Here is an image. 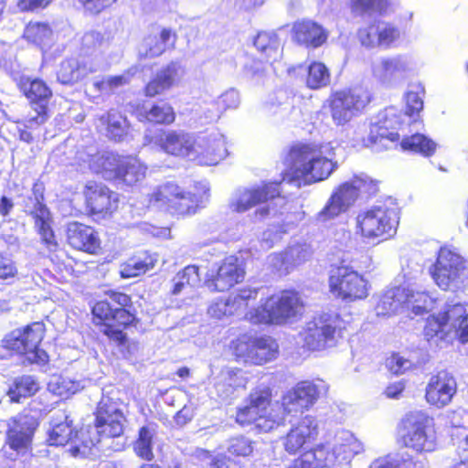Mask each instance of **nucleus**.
<instances>
[{"label": "nucleus", "mask_w": 468, "mask_h": 468, "mask_svg": "<svg viewBox=\"0 0 468 468\" xmlns=\"http://www.w3.org/2000/svg\"><path fill=\"white\" fill-rule=\"evenodd\" d=\"M378 185L365 174L356 175L334 189L324 207L315 215V220L325 223L348 211L363 195H376Z\"/></svg>", "instance_id": "7ed1b4c3"}, {"label": "nucleus", "mask_w": 468, "mask_h": 468, "mask_svg": "<svg viewBox=\"0 0 468 468\" xmlns=\"http://www.w3.org/2000/svg\"><path fill=\"white\" fill-rule=\"evenodd\" d=\"M278 347L271 337L241 338L237 341L234 352L245 364L262 365L276 357Z\"/></svg>", "instance_id": "4be33fe9"}, {"label": "nucleus", "mask_w": 468, "mask_h": 468, "mask_svg": "<svg viewBox=\"0 0 468 468\" xmlns=\"http://www.w3.org/2000/svg\"><path fill=\"white\" fill-rule=\"evenodd\" d=\"M411 69L410 58L403 54L381 56L370 63L373 80L386 89H394L401 85Z\"/></svg>", "instance_id": "4468645a"}, {"label": "nucleus", "mask_w": 468, "mask_h": 468, "mask_svg": "<svg viewBox=\"0 0 468 468\" xmlns=\"http://www.w3.org/2000/svg\"><path fill=\"white\" fill-rule=\"evenodd\" d=\"M290 169L283 174L281 183L288 182L301 186V180L312 184L327 179L336 169L328 146L303 144L293 146L289 154Z\"/></svg>", "instance_id": "f257e3e1"}, {"label": "nucleus", "mask_w": 468, "mask_h": 468, "mask_svg": "<svg viewBox=\"0 0 468 468\" xmlns=\"http://www.w3.org/2000/svg\"><path fill=\"white\" fill-rule=\"evenodd\" d=\"M336 328V321L330 317L321 316L308 322L302 333L304 346L315 351L335 346Z\"/></svg>", "instance_id": "b1692460"}, {"label": "nucleus", "mask_w": 468, "mask_h": 468, "mask_svg": "<svg viewBox=\"0 0 468 468\" xmlns=\"http://www.w3.org/2000/svg\"><path fill=\"white\" fill-rule=\"evenodd\" d=\"M356 232L371 241L391 238L399 225L398 207L391 200L360 211L356 218Z\"/></svg>", "instance_id": "20e7f679"}, {"label": "nucleus", "mask_w": 468, "mask_h": 468, "mask_svg": "<svg viewBox=\"0 0 468 468\" xmlns=\"http://www.w3.org/2000/svg\"><path fill=\"white\" fill-rule=\"evenodd\" d=\"M271 390L269 388H258L249 398L248 404L237 411L236 420L241 426L254 423L261 431L268 432L279 425V420L273 419L269 412L271 405Z\"/></svg>", "instance_id": "f8f14e48"}, {"label": "nucleus", "mask_w": 468, "mask_h": 468, "mask_svg": "<svg viewBox=\"0 0 468 468\" xmlns=\"http://www.w3.org/2000/svg\"><path fill=\"white\" fill-rule=\"evenodd\" d=\"M69 244L79 250L95 253L100 248V240L95 230L79 222H70L67 228Z\"/></svg>", "instance_id": "2f4dec72"}, {"label": "nucleus", "mask_w": 468, "mask_h": 468, "mask_svg": "<svg viewBox=\"0 0 468 468\" xmlns=\"http://www.w3.org/2000/svg\"><path fill=\"white\" fill-rule=\"evenodd\" d=\"M404 150H410L423 155H431L435 151L436 144L423 134L416 133L404 138L401 142Z\"/></svg>", "instance_id": "09e8293b"}, {"label": "nucleus", "mask_w": 468, "mask_h": 468, "mask_svg": "<svg viewBox=\"0 0 468 468\" xmlns=\"http://www.w3.org/2000/svg\"><path fill=\"white\" fill-rule=\"evenodd\" d=\"M457 392L455 378L448 371L441 370L431 376L425 388L428 404L441 409L449 405Z\"/></svg>", "instance_id": "393cba45"}, {"label": "nucleus", "mask_w": 468, "mask_h": 468, "mask_svg": "<svg viewBox=\"0 0 468 468\" xmlns=\"http://www.w3.org/2000/svg\"><path fill=\"white\" fill-rule=\"evenodd\" d=\"M40 412L36 409L25 410L10 422L7 432L10 448L16 451L27 450L39 424Z\"/></svg>", "instance_id": "5701e85b"}, {"label": "nucleus", "mask_w": 468, "mask_h": 468, "mask_svg": "<svg viewBox=\"0 0 468 468\" xmlns=\"http://www.w3.org/2000/svg\"><path fill=\"white\" fill-rule=\"evenodd\" d=\"M99 122L103 126L107 125L108 135L114 141H121L127 134V120L117 112L111 111L107 114L101 115Z\"/></svg>", "instance_id": "a19ab883"}, {"label": "nucleus", "mask_w": 468, "mask_h": 468, "mask_svg": "<svg viewBox=\"0 0 468 468\" xmlns=\"http://www.w3.org/2000/svg\"><path fill=\"white\" fill-rule=\"evenodd\" d=\"M330 82V73L326 66L321 62H314L308 68L306 80L307 86L311 89L325 87Z\"/></svg>", "instance_id": "8fccbe9b"}, {"label": "nucleus", "mask_w": 468, "mask_h": 468, "mask_svg": "<svg viewBox=\"0 0 468 468\" xmlns=\"http://www.w3.org/2000/svg\"><path fill=\"white\" fill-rule=\"evenodd\" d=\"M48 387L50 392L62 398H68L81 388V386L79 382H75L69 378L60 377L54 378L52 380H50Z\"/></svg>", "instance_id": "5fc2aeb1"}, {"label": "nucleus", "mask_w": 468, "mask_h": 468, "mask_svg": "<svg viewBox=\"0 0 468 468\" xmlns=\"http://www.w3.org/2000/svg\"><path fill=\"white\" fill-rule=\"evenodd\" d=\"M302 308L298 294L292 291H284L269 297L262 305L250 311L246 318L255 324H281L297 316Z\"/></svg>", "instance_id": "1a4fd4ad"}, {"label": "nucleus", "mask_w": 468, "mask_h": 468, "mask_svg": "<svg viewBox=\"0 0 468 468\" xmlns=\"http://www.w3.org/2000/svg\"><path fill=\"white\" fill-rule=\"evenodd\" d=\"M301 462L304 468L331 467L337 463V457L333 445L321 443L313 450L305 452L301 456Z\"/></svg>", "instance_id": "e433bc0d"}, {"label": "nucleus", "mask_w": 468, "mask_h": 468, "mask_svg": "<svg viewBox=\"0 0 468 468\" xmlns=\"http://www.w3.org/2000/svg\"><path fill=\"white\" fill-rule=\"evenodd\" d=\"M245 384L246 379L242 377L241 370L227 369L217 377L215 389L220 399H227L237 388L245 387Z\"/></svg>", "instance_id": "ea45409f"}, {"label": "nucleus", "mask_w": 468, "mask_h": 468, "mask_svg": "<svg viewBox=\"0 0 468 468\" xmlns=\"http://www.w3.org/2000/svg\"><path fill=\"white\" fill-rule=\"evenodd\" d=\"M333 447L337 463H347L365 450L363 442L349 431H338L335 436Z\"/></svg>", "instance_id": "f704fd0d"}, {"label": "nucleus", "mask_w": 468, "mask_h": 468, "mask_svg": "<svg viewBox=\"0 0 468 468\" xmlns=\"http://www.w3.org/2000/svg\"><path fill=\"white\" fill-rule=\"evenodd\" d=\"M258 295L257 289L246 288L241 289L235 295H231V301L233 302L237 311L243 309L247 306L248 301L250 299H256Z\"/></svg>", "instance_id": "774afa93"}, {"label": "nucleus", "mask_w": 468, "mask_h": 468, "mask_svg": "<svg viewBox=\"0 0 468 468\" xmlns=\"http://www.w3.org/2000/svg\"><path fill=\"white\" fill-rule=\"evenodd\" d=\"M356 36L362 47L367 49L381 48V19H376L368 26L359 28Z\"/></svg>", "instance_id": "37998d69"}, {"label": "nucleus", "mask_w": 468, "mask_h": 468, "mask_svg": "<svg viewBox=\"0 0 468 468\" xmlns=\"http://www.w3.org/2000/svg\"><path fill=\"white\" fill-rule=\"evenodd\" d=\"M84 196L87 207L93 214L107 213L112 209L113 203L116 201L114 194L110 189L94 181H89L84 188Z\"/></svg>", "instance_id": "7c9ffc66"}, {"label": "nucleus", "mask_w": 468, "mask_h": 468, "mask_svg": "<svg viewBox=\"0 0 468 468\" xmlns=\"http://www.w3.org/2000/svg\"><path fill=\"white\" fill-rule=\"evenodd\" d=\"M177 36L171 28L155 27L146 35L138 47L140 58H154L174 48Z\"/></svg>", "instance_id": "bb28decb"}, {"label": "nucleus", "mask_w": 468, "mask_h": 468, "mask_svg": "<svg viewBox=\"0 0 468 468\" xmlns=\"http://www.w3.org/2000/svg\"><path fill=\"white\" fill-rule=\"evenodd\" d=\"M428 341L434 338L450 340L458 338L462 343L468 341V304L447 303L443 313L430 317L424 328Z\"/></svg>", "instance_id": "39448f33"}, {"label": "nucleus", "mask_w": 468, "mask_h": 468, "mask_svg": "<svg viewBox=\"0 0 468 468\" xmlns=\"http://www.w3.org/2000/svg\"><path fill=\"white\" fill-rule=\"evenodd\" d=\"M47 441L49 445L55 446H63L69 443V452L74 457L85 456L93 446L100 442L99 439L86 438L84 431H80V438L78 432L74 431L73 420L70 419L69 413L65 410L53 411L50 417Z\"/></svg>", "instance_id": "0eeeda50"}, {"label": "nucleus", "mask_w": 468, "mask_h": 468, "mask_svg": "<svg viewBox=\"0 0 468 468\" xmlns=\"http://www.w3.org/2000/svg\"><path fill=\"white\" fill-rule=\"evenodd\" d=\"M147 167L137 158L123 157L119 166L116 180L127 186H133L144 179Z\"/></svg>", "instance_id": "58836bf2"}, {"label": "nucleus", "mask_w": 468, "mask_h": 468, "mask_svg": "<svg viewBox=\"0 0 468 468\" xmlns=\"http://www.w3.org/2000/svg\"><path fill=\"white\" fill-rule=\"evenodd\" d=\"M207 312L212 317L220 319L225 315L234 314L238 311L233 302L231 301V297L229 296L226 300L220 299L213 303L208 307Z\"/></svg>", "instance_id": "e2e57ef3"}, {"label": "nucleus", "mask_w": 468, "mask_h": 468, "mask_svg": "<svg viewBox=\"0 0 468 468\" xmlns=\"http://www.w3.org/2000/svg\"><path fill=\"white\" fill-rule=\"evenodd\" d=\"M146 119L152 122L169 124L175 121V112L167 103L154 105L146 112Z\"/></svg>", "instance_id": "4d7b16f0"}, {"label": "nucleus", "mask_w": 468, "mask_h": 468, "mask_svg": "<svg viewBox=\"0 0 468 468\" xmlns=\"http://www.w3.org/2000/svg\"><path fill=\"white\" fill-rule=\"evenodd\" d=\"M401 116L399 111L393 107L386 109L381 118V124H374L370 128L369 140L376 144L382 139L395 142L399 138L397 132L389 131L397 129L401 123Z\"/></svg>", "instance_id": "72a5a7b5"}, {"label": "nucleus", "mask_w": 468, "mask_h": 468, "mask_svg": "<svg viewBox=\"0 0 468 468\" xmlns=\"http://www.w3.org/2000/svg\"><path fill=\"white\" fill-rule=\"evenodd\" d=\"M33 191L35 195V201L30 214L35 218V227L44 226L49 223V211L43 203V195L37 194V185L34 186Z\"/></svg>", "instance_id": "13d9d810"}, {"label": "nucleus", "mask_w": 468, "mask_h": 468, "mask_svg": "<svg viewBox=\"0 0 468 468\" xmlns=\"http://www.w3.org/2000/svg\"><path fill=\"white\" fill-rule=\"evenodd\" d=\"M94 316L104 322L101 332L119 346L126 343L123 329L132 324L134 316L124 308H115L108 301H101L92 308Z\"/></svg>", "instance_id": "dca6fc26"}, {"label": "nucleus", "mask_w": 468, "mask_h": 468, "mask_svg": "<svg viewBox=\"0 0 468 468\" xmlns=\"http://www.w3.org/2000/svg\"><path fill=\"white\" fill-rule=\"evenodd\" d=\"M313 252L310 244L296 242L290 245L283 252L270 255L269 261L276 270L289 271L290 269L309 261Z\"/></svg>", "instance_id": "c85d7f7f"}, {"label": "nucleus", "mask_w": 468, "mask_h": 468, "mask_svg": "<svg viewBox=\"0 0 468 468\" xmlns=\"http://www.w3.org/2000/svg\"><path fill=\"white\" fill-rule=\"evenodd\" d=\"M103 45L104 37L101 32L94 30L88 31L80 39V56L94 58L97 55L101 59H103L100 52Z\"/></svg>", "instance_id": "a18cd8bd"}, {"label": "nucleus", "mask_w": 468, "mask_h": 468, "mask_svg": "<svg viewBox=\"0 0 468 468\" xmlns=\"http://www.w3.org/2000/svg\"><path fill=\"white\" fill-rule=\"evenodd\" d=\"M77 157L80 161L88 164L89 168L95 173V166L103 165L101 159H104V152L99 153L94 148H90L88 151L79 152Z\"/></svg>", "instance_id": "69168bd1"}, {"label": "nucleus", "mask_w": 468, "mask_h": 468, "mask_svg": "<svg viewBox=\"0 0 468 468\" xmlns=\"http://www.w3.org/2000/svg\"><path fill=\"white\" fill-rule=\"evenodd\" d=\"M436 284L444 291H455L468 280V265L463 258L449 248H441L431 269Z\"/></svg>", "instance_id": "9b49d317"}, {"label": "nucleus", "mask_w": 468, "mask_h": 468, "mask_svg": "<svg viewBox=\"0 0 468 468\" xmlns=\"http://www.w3.org/2000/svg\"><path fill=\"white\" fill-rule=\"evenodd\" d=\"M185 75V68L178 61H171L162 68L146 85L145 94L150 97L161 94L178 83Z\"/></svg>", "instance_id": "c756f323"}, {"label": "nucleus", "mask_w": 468, "mask_h": 468, "mask_svg": "<svg viewBox=\"0 0 468 468\" xmlns=\"http://www.w3.org/2000/svg\"><path fill=\"white\" fill-rule=\"evenodd\" d=\"M108 63L99 56L94 58L78 56L63 59L57 72L58 80L62 84L72 85L90 74L107 69Z\"/></svg>", "instance_id": "412c9836"}, {"label": "nucleus", "mask_w": 468, "mask_h": 468, "mask_svg": "<svg viewBox=\"0 0 468 468\" xmlns=\"http://www.w3.org/2000/svg\"><path fill=\"white\" fill-rule=\"evenodd\" d=\"M386 5V0H350L352 14L359 16L367 14L381 13Z\"/></svg>", "instance_id": "6e6d98bb"}, {"label": "nucleus", "mask_w": 468, "mask_h": 468, "mask_svg": "<svg viewBox=\"0 0 468 468\" xmlns=\"http://www.w3.org/2000/svg\"><path fill=\"white\" fill-rule=\"evenodd\" d=\"M131 80V75L124 73L117 76H108L101 80H95L92 87L96 91L101 93H109L114 91L116 89L128 84Z\"/></svg>", "instance_id": "864d4df0"}, {"label": "nucleus", "mask_w": 468, "mask_h": 468, "mask_svg": "<svg viewBox=\"0 0 468 468\" xmlns=\"http://www.w3.org/2000/svg\"><path fill=\"white\" fill-rule=\"evenodd\" d=\"M240 102L239 94L234 89L223 92L215 101L218 111L221 113L228 109H236Z\"/></svg>", "instance_id": "0e129e2a"}, {"label": "nucleus", "mask_w": 468, "mask_h": 468, "mask_svg": "<svg viewBox=\"0 0 468 468\" xmlns=\"http://www.w3.org/2000/svg\"><path fill=\"white\" fill-rule=\"evenodd\" d=\"M200 188L205 197H197L196 194L184 191L178 185L166 182L156 186L149 195V204L178 215L193 214L208 197L207 185L200 183Z\"/></svg>", "instance_id": "423d86ee"}, {"label": "nucleus", "mask_w": 468, "mask_h": 468, "mask_svg": "<svg viewBox=\"0 0 468 468\" xmlns=\"http://www.w3.org/2000/svg\"><path fill=\"white\" fill-rule=\"evenodd\" d=\"M402 439L406 447L418 452H432L435 449L434 420L426 412H409L402 420Z\"/></svg>", "instance_id": "9d476101"}, {"label": "nucleus", "mask_w": 468, "mask_h": 468, "mask_svg": "<svg viewBox=\"0 0 468 468\" xmlns=\"http://www.w3.org/2000/svg\"><path fill=\"white\" fill-rule=\"evenodd\" d=\"M254 46L266 62L273 63L282 58L281 42L274 32H260L254 39Z\"/></svg>", "instance_id": "4c0bfd02"}, {"label": "nucleus", "mask_w": 468, "mask_h": 468, "mask_svg": "<svg viewBox=\"0 0 468 468\" xmlns=\"http://www.w3.org/2000/svg\"><path fill=\"white\" fill-rule=\"evenodd\" d=\"M318 436V421L312 415H306L292 424L283 438V446L289 453H296Z\"/></svg>", "instance_id": "a878e982"}, {"label": "nucleus", "mask_w": 468, "mask_h": 468, "mask_svg": "<svg viewBox=\"0 0 468 468\" xmlns=\"http://www.w3.org/2000/svg\"><path fill=\"white\" fill-rule=\"evenodd\" d=\"M44 324L33 323L23 329H16L4 339L5 346L8 349L25 354L31 363H45L48 361V354L38 348L44 337Z\"/></svg>", "instance_id": "ddd939ff"}, {"label": "nucleus", "mask_w": 468, "mask_h": 468, "mask_svg": "<svg viewBox=\"0 0 468 468\" xmlns=\"http://www.w3.org/2000/svg\"><path fill=\"white\" fill-rule=\"evenodd\" d=\"M53 32L47 23L30 22L24 30V38L36 45H46L51 41Z\"/></svg>", "instance_id": "c03bdc74"}, {"label": "nucleus", "mask_w": 468, "mask_h": 468, "mask_svg": "<svg viewBox=\"0 0 468 468\" xmlns=\"http://www.w3.org/2000/svg\"><path fill=\"white\" fill-rule=\"evenodd\" d=\"M39 388L38 383L31 376L16 378L8 390L12 401L20 402L22 399L33 396Z\"/></svg>", "instance_id": "79ce46f5"}, {"label": "nucleus", "mask_w": 468, "mask_h": 468, "mask_svg": "<svg viewBox=\"0 0 468 468\" xmlns=\"http://www.w3.org/2000/svg\"><path fill=\"white\" fill-rule=\"evenodd\" d=\"M431 297L424 292L414 291L407 287V302L405 311H411L414 314H421L431 307Z\"/></svg>", "instance_id": "49530a36"}, {"label": "nucleus", "mask_w": 468, "mask_h": 468, "mask_svg": "<svg viewBox=\"0 0 468 468\" xmlns=\"http://www.w3.org/2000/svg\"><path fill=\"white\" fill-rule=\"evenodd\" d=\"M228 452L236 456H249L253 452V442L245 436L229 439Z\"/></svg>", "instance_id": "bf43d9fd"}, {"label": "nucleus", "mask_w": 468, "mask_h": 468, "mask_svg": "<svg viewBox=\"0 0 468 468\" xmlns=\"http://www.w3.org/2000/svg\"><path fill=\"white\" fill-rule=\"evenodd\" d=\"M19 86L21 90L31 101L34 113H28L25 120L27 128H34L43 124L47 119V105L52 92L47 84L39 79L22 77Z\"/></svg>", "instance_id": "a211bd4d"}, {"label": "nucleus", "mask_w": 468, "mask_h": 468, "mask_svg": "<svg viewBox=\"0 0 468 468\" xmlns=\"http://www.w3.org/2000/svg\"><path fill=\"white\" fill-rule=\"evenodd\" d=\"M244 275L245 271L239 259L229 256L218 267L217 274L206 281V285L212 291L224 292L242 282Z\"/></svg>", "instance_id": "cd10ccee"}, {"label": "nucleus", "mask_w": 468, "mask_h": 468, "mask_svg": "<svg viewBox=\"0 0 468 468\" xmlns=\"http://www.w3.org/2000/svg\"><path fill=\"white\" fill-rule=\"evenodd\" d=\"M154 430L149 426L142 427L139 431L138 439L134 442L133 450L137 456L151 461L154 458L153 438Z\"/></svg>", "instance_id": "de8ad7c7"}, {"label": "nucleus", "mask_w": 468, "mask_h": 468, "mask_svg": "<svg viewBox=\"0 0 468 468\" xmlns=\"http://www.w3.org/2000/svg\"><path fill=\"white\" fill-rule=\"evenodd\" d=\"M386 366L395 375H401L415 367V363L400 354H393L387 358Z\"/></svg>", "instance_id": "052dcab7"}, {"label": "nucleus", "mask_w": 468, "mask_h": 468, "mask_svg": "<svg viewBox=\"0 0 468 468\" xmlns=\"http://www.w3.org/2000/svg\"><path fill=\"white\" fill-rule=\"evenodd\" d=\"M144 139L145 144H153L168 154L191 159L198 155L210 156L211 165L227 156L225 139L219 133L196 139L192 134L182 131L160 130L151 137L146 135Z\"/></svg>", "instance_id": "f03ea898"}, {"label": "nucleus", "mask_w": 468, "mask_h": 468, "mask_svg": "<svg viewBox=\"0 0 468 468\" xmlns=\"http://www.w3.org/2000/svg\"><path fill=\"white\" fill-rule=\"evenodd\" d=\"M326 390L327 385L322 379L301 381L282 396L283 411L290 414L309 410Z\"/></svg>", "instance_id": "f3484780"}, {"label": "nucleus", "mask_w": 468, "mask_h": 468, "mask_svg": "<svg viewBox=\"0 0 468 468\" xmlns=\"http://www.w3.org/2000/svg\"><path fill=\"white\" fill-rule=\"evenodd\" d=\"M154 268V261L151 257L144 256V258L137 257L129 260L122 266L121 275L123 278L135 277L140 274L145 273L147 271Z\"/></svg>", "instance_id": "3c124183"}, {"label": "nucleus", "mask_w": 468, "mask_h": 468, "mask_svg": "<svg viewBox=\"0 0 468 468\" xmlns=\"http://www.w3.org/2000/svg\"><path fill=\"white\" fill-rule=\"evenodd\" d=\"M122 158L113 153L104 152V159H101L103 165L95 166V173L101 174L107 180L116 179Z\"/></svg>", "instance_id": "603ef678"}, {"label": "nucleus", "mask_w": 468, "mask_h": 468, "mask_svg": "<svg viewBox=\"0 0 468 468\" xmlns=\"http://www.w3.org/2000/svg\"><path fill=\"white\" fill-rule=\"evenodd\" d=\"M399 37L400 31L395 25L381 20V48H391Z\"/></svg>", "instance_id": "680f3d73"}, {"label": "nucleus", "mask_w": 468, "mask_h": 468, "mask_svg": "<svg viewBox=\"0 0 468 468\" xmlns=\"http://www.w3.org/2000/svg\"><path fill=\"white\" fill-rule=\"evenodd\" d=\"M330 292L347 301L367 296V282L357 271L347 266L338 267L329 278Z\"/></svg>", "instance_id": "6ab92c4d"}, {"label": "nucleus", "mask_w": 468, "mask_h": 468, "mask_svg": "<svg viewBox=\"0 0 468 468\" xmlns=\"http://www.w3.org/2000/svg\"><path fill=\"white\" fill-rule=\"evenodd\" d=\"M85 12L90 15H99L112 6L117 0H79Z\"/></svg>", "instance_id": "338daca9"}, {"label": "nucleus", "mask_w": 468, "mask_h": 468, "mask_svg": "<svg viewBox=\"0 0 468 468\" xmlns=\"http://www.w3.org/2000/svg\"><path fill=\"white\" fill-rule=\"evenodd\" d=\"M369 102L368 94L362 90L335 92L330 99V112L336 125L347 123Z\"/></svg>", "instance_id": "aec40b11"}, {"label": "nucleus", "mask_w": 468, "mask_h": 468, "mask_svg": "<svg viewBox=\"0 0 468 468\" xmlns=\"http://www.w3.org/2000/svg\"><path fill=\"white\" fill-rule=\"evenodd\" d=\"M280 193V183L277 182H269L250 188L239 189L236 192L230 207L234 211L242 213L259 206V208L255 211V216L262 219L275 214L277 211L275 206L283 202Z\"/></svg>", "instance_id": "6e6552de"}, {"label": "nucleus", "mask_w": 468, "mask_h": 468, "mask_svg": "<svg viewBox=\"0 0 468 468\" xmlns=\"http://www.w3.org/2000/svg\"><path fill=\"white\" fill-rule=\"evenodd\" d=\"M407 287L399 286L387 290L376 305L378 315H389L405 311Z\"/></svg>", "instance_id": "c9c22d12"}, {"label": "nucleus", "mask_w": 468, "mask_h": 468, "mask_svg": "<svg viewBox=\"0 0 468 468\" xmlns=\"http://www.w3.org/2000/svg\"><path fill=\"white\" fill-rule=\"evenodd\" d=\"M295 40L307 48H316L324 45L328 38V31L313 20L297 21L293 25Z\"/></svg>", "instance_id": "473e14b6"}, {"label": "nucleus", "mask_w": 468, "mask_h": 468, "mask_svg": "<svg viewBox=\"0 0 468 468\" xmlns=\"http://www.w3.org/2000/svg\"><path fill=\"white\" fill-rule=\"evenodd\" d=\"M125 417L119 405L109 397H103L98 404L95 426L87 431L93 440L120 437L123 432Z\"/></svg>", "instance_id": "2eb2a0df"}]
</instances>
